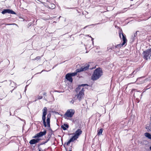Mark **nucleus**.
I'll return each instance as SVG.
<instances>
[{"label": "nucleus", "instance_id": "obj_1", "mask_svg": "<svg viewBox=\"0 0 151 151\" xmlns=\"http://www.w3.org/2000/svg\"><path fill=\"white\" fill-rule=\"evenodd\" d=\"M103 75V71L101 68H98L96 69L91 76V79L96 81L100 78Z\"/></svg>", "mask_w": 151, "mask_h": 151}, {"label": "nucleus", "instance_id": "obj_2", "mask_svg": "<svg viewBox=\"0 0 151 151\" xmlns=\"http://www.w3.org/2000/svg\"><path fill=\"white\" fill-rule=\"evenodd\" d=\"M47 109L46 107H45L42 110L43 114L42 116V119L43 120V124L45 127H46L47 126L48 128H50V121L49 120V119H47L46 122L47 124L45 121L46 120V116L47 114Z\"/></svg>", "mask_w": 151, "mask_h": 151}, {"label": "nucleus", "instance_id": "obj_3", "mask_svg": "<svg viewBox=\"0 0 151 151\" xmlns=\"http://www.w3.org/2000/svg\"><path fill=\"white\" fill-rule=\"evenodd\" d=\"M142 54L144 59L147 60L151 59V48L143 51Z\"/></svg>", "mask_w": 151, "mask_h": 151}, {"label": "nucleus", "instance_id": "obj_4", "mask_svg": "<svg viewBox=\"0 0 151 151\" xmlns=\"http://www.w3.org/2000/svg\"><path fill=\"white\" fill-rule=\"evenodd\" d=\"M75 113V111L72 109L68 110L64 115V117L66 118V117H72Z\"/></svg>", "mask_w": 151, "mask_h": 151}, {"label": "nucleus", "instance_id": "obj_5", "mask_svg": "<svg viewBox=\"0 0 151 151\" xmlns=\"http://www.w3.org/2000/svg\"><path fill=\"white\" fill-rule=\"evenodd\" d=\"M119 37L121 39H122L121 35H122V39L123 41V44H125L127 42V40L126 38V35L123 33L122 30L119 31Z\"/></svg>", "mask_w": 151, "mask_h": 151}, {"label": "nucleus", "instance_id": "obj_6", "mask_svg": "<svg viewBox=\"0 0 151 151\" xmlns=\"http://www.w3.org/2000/svg\"><path fill=\"white\" fill-rule=\"evenodd\" d=\"M82 131L81 129H78L76 131L74 135L72 137L76 140L78 138L79 136L82 133Z\"/></svg>", "mask_w": 151, "mask_h": 151}, {"label": "nucleus", "instance_id": "obj_7", "mask_svg": "<svg viewBox=\"0 0 151 151\" xmlns=\"http://www.w3.org/2000/svg\"><path fill=\"white\" fill-rule=\"evenodd\" d=\"M1 13L3 14H4L6 13L12 14H16V13H15V12L13 11L12 10L9 9H4V10L1 12Z\"/></svg>", "mask_w": 151, "mask_h": 151}, {"label": "nucleus", "instance_id": "obj_8", "mask_svg": "<svg viewBox=\"0 0 151 151\" xmlns=\"http://www.w3.org/2000/svg\"><path fill=\"white\" fill-rule=\"evenodd\" d=\"M89 66V65L88 64L86 66L82 67L81 68L77 69L76 70V71H77V72H79L81 71L86 70L88 69Z\"/></svg>", "mask_w": 151, "mask_h": 151}, {"label": "nucleus", "instance_id": "obj_9", "mask_svg": "<svg viewBox=\"0 0 151 151\" xmlns=\"http://www.w3.org/2000/svg\"><path fill=\"white\" fill-rule=\"evenodd\" d=\"M47 4L48 7L51 9H53L55 7V4L50 1H47Z\"/></svg>", "mask_w": 151, "mask_h": 151}, {"label": "nucleus", "instance_id": "obj_10", "mask_svg": "<svg viewBox=\"0 0 151 151\" xmlns=\"http://www.w3.org/2000/svg\"><path fill=\"white\" fill-rule=\"evenodd\" d=\"M40 140V139L39 138H37L36 139H33L30 140V141L29 142V143L31 145L35 144L38 142Z\"/></svg>", "mask_w": 151, "mask_h": 151}, {"label": "nucleus", "instance_id": "obj_11", "mask_svg": "<svg viewBox=\"0 0 151 151\" xmlns=\"http://www.w3.org/2000/svg\"><path fill=\"white\" fill-rule=\"evenodd\" d=\"M72 76L70 73H67L65 76V78L70 82H72L73 81Z\"/></svg>", "mask_w": 151, "mask_h": 151}, {"label": "nucleus", "instance_id": "obj_12", "mask_svg": "<svg viewBox=\"0 0 151 151\" xmlns=\"http://www.w3.org/2000/svg\"><path fill=\"white\" fill-rule=\"evenodd\" d=\"M84 94V93H82L81 92L79 91V93L77 95V98L79 101L81 100Z\"/></svg>", "mask_w": 151, "mask_h": 151}, {"label": "nucleus", "instance_id": "obj_13", "mask_svg": "<svg viewBox=\"0 0 151 151\" xmlns=\"http://www.w3.org/2000/svg\"><path fill=\"white\" fill-rule=\"evenodd\" d=\"M75 140L72 137L67 142H65L64 145V146L65 148H66L65 146V145H68L70 143L72 142H73Z\"/></svg>", "mask_w": 151, "mask_h": 151}, {"label": "nucleus", "instance_id": "obj_14", "mask_svg": "<svg viewBox=\"0 0 151 151\" xmlns=\"http://www.w3.org/2000/svg\"><path fill=\"white\" fill-rule=\"evenodd\" d=\"M69 127V125L66 124H64L63 125H62L61 128L63 129L64 130H65L66 129V128H68Z\"/></svg>", "mask_w": 151, "mask_h": 151}, {"label": "nucleus", "instance_id": "obj_15", "mask_svg": "<svg viewBox=\"0 0 151 151\" xmlns=\"http://www.w3.org/2000/svg\"><path fill=\"white\" fill-rule=\"evenodd\" d=\"M47 131L46 130H45L44 131L40 132L39 133V136L40 137H41L44 135H45Z\"/></svg>", "mask_w": 151, "mask_h": 151}, {"label": "nucleus", "instance_id": "obj_16", "mask_svg": "<svg viewBox=\"0 0 151 151\" xmlns=\"http://www.w3.org/2000/svg\"><path fill=\"white\" fill-rule=\"evenodd\" d=\"M144 134L146 137L151 140V134L150 133L146 132Z\"/></svg>", "mask_w": 151, "mask_h": 151}, {"label": "nucleus", "instance_id": "obj_17", "mask_svg": "<svg viewBox=\"0 0 151 151\" xmlns=\"http://www.w3.org/2000/svg\"><path fill=\"white\" fill-rule=\"evenodd\" d=\"M124 44H123V43L122 44H120L117 45L115 46V48H120L121 47H122L123 45H124Z\"/></svg>", "mask_w": 151, "mask_h": 151}, {"label": "nucleus", "instance_id": "obj_18", "mask_svg": "<svg viewBox=\"0 0 151 151\" xmlns=\"http://www.w3.org/2000/svg\"><path fill=\"white\" fill-rule=\"evenodd\" d=\"M103 130V129L101 128L98 131V135H100L101 134Z\"/></svg>", "mask_w": 151, "mask_h": 151}, {"label": "nucleus", "instance_id": "obj_19", "mask_svg": "<svg viewBox=\"0 0 151 151\" xmlns=\"http://www.w3.org/2000/svg\"><path fill=\"white\" fill-rule=\"evenodd\" d=\"M81 87L79 85L78 86V87L76 88L75 91L76 92L78 93L81 89Z\"/></svg>", "mask_w": 151, "mask_h": 151}, {"label": "nucleus", "instance_id": "obj_20", "mask_svg": "<svg viewBox=\"0 0 151 151\" xmlns=\"http://www.w3.org/2000/svg\"><path fill=\"white\" fill-rule=\"evenodd\" d=\"M138 31H137L134 34L133 36H132V37L133 38V40H134L137 35V32H139Z\"/></svg>", "mask_w": 151, "mask_h": 151}, {"label": "nucleus", "instance_id": "obj_21", "mask_svg": "<svg viewBox=\"0 0 151 151\" xmlns=\"http://www.w3.org/2000/svg\"><path fill=\"white\" fill-rule=\"evenodd\" d=\"M51 137V135L50 134H49L48 135V137H47V138H48V139H47V140H46V141L45 142V143H47L49 140H50V138Z\"/></svg>", "mask_w": 151, "mask_h": 151}, {"label": "nucleus", "instance_id": "obj_22", "mask_svg": "<svg viewBox=\"0 0 151 151\" xmlns=\"http://www.w3.org/2000/svg\"><path fill=\"white\" fill-rule=\"evenodd\" d=\"M136 72H137L136 71L134 70L131 74H130L129 75V76H130V77L127 76V77H128V78H129L130 77H133L134 76L133 75H134V73H136Z\"/></svg>", "mask_w": 151, "mask_h": 151}, {"label": "nucleus", "instance_id": "obj_23", "mask_svg": "<svg viewBox=\"0 0 151 151\" xmlns=\"http://www.w3.org/2000/svg\"><path fill=\"white\" fill-rule=\"evenodd\" d=\"M78 72H77V71H76V72H74V73H70V75H71V76H75L77 74V73Z\"/></svg>", "mask_w": 151, "mask_h": 151}, {"label": "nucleus", "instance_id": "obj_24", "mask_svg": "<svg viewBox=\"0 0 151 151\" xmlns=\"http://www.w3.org/2000/svg\"><path fill=\"white\" fill-rule=\"evenodd\" d=\"M132 91H136V92L134 93V97H136V96H135V95H136V94L137 93V92H139V91H137V89H133L132 90Z\"/></svg>", "mask_w": 151, "mask_h": 151}, {"label": "nucleus", "instance_id": "obj_25", "mask_svg": "<svg viewBox=\"0 0 151 151\" xmlns=\"http://www.w3.org/2000/svg\"><path fill=\"white\" fill-rule=\"evenodd\" d=\"M39 134V133L36 134L35 136L33 137V138H39L40 137Z\"/></svg>", "mask_w": 151, "mask_h": 151}, {"label": "nucleus", "instance_id": "obj_26", "mask_svg": "<svg viewBox=\"0 0 151 151\" xmlns=\"http://www.w3.org/2000/svg\"><path fill=\"white\" fill-rule=\"evenodd\" d=\"M42 56H37L35 58L33 59V60H38L40 59L42 57Z\"/></svg>", "mask_w": 151, "mask_h": 151}, {"label": "nucleus", "instance_id": "obj_27", "mask_svg": "<svg viewBox=\"0 0 151 151\" xmlns=\"http://www.w3.org/2000/svg\"><path fill=\"white\" fill-rule=\"evenodd\" d=\"M50 117H51V114L50 113V114H48L47 116V119H48H48H49V120L50 121Z\"/></svg>", "mask_w": 151, "mask_h": 151}, {"label": "nucleus", "instance_id": "obj_28", "mask_svg": "<svg viewBox=\"0 0 151 151\" xmlns=\"http://www.w3.org/2000/svg\"><path fill=\"white\" fill-rule=\"evenodd\" d=\"M45 144V142H43L39 144L38 145V148H39V147L40 145H44Z\"/></svg>", "mask_w": 151, "mask_h": 151}, {"label": "nucleus", "instance_id": "obj_29", "mask_svg": "<svg viewBox=\"0 0 151 151\" xmlns=\"http://www.w3.org/2000/svg\"><path fill=\"white\" fill-rule=\"evenodd\" d=\"M84 88H82L81 90L80 91V92H81V93H84V91H85L84 90Z\"/></svg>", "mask_w": 151, "mask_h": 151}, {"label": "nucleus", "instance_id": "obj_30", "mask_svg": "<svg viewBox=\"0 0 151 151\" xmlns=\"http://www.w3.org/2000/svg\"><path fill=\"white\" fill-rule=\"evenodd\" d=\"M4 127L5 128H7V129H9V128L10 127V126L9 125H5L4 126Z\"/></svg>", "mask_w": 151, "mask_h": 151}, {"label": "nucleus", "instance_id": "obj_31", "mask_svg": "<svg viewBox=\"0 0 151 151\" xmlns=\"http://www.w3.org/2000/svg\"><path fill=\"white\" fill-rule=\"evenodd\" d=\"M79 85H80V86L81 87V86H88V85L87 84H82Z\"/></svg>", "mask_w": 151, "mask_h": 151}, {"label": "nucleus", "instance_id": "obj_32", "mask_svg": "<svg viewBox=\"0 0 151 151\" xmlns=\"http://www.w3.org/2000/svg\"><path fill=\"white\" fill-rule=\"evenodd\" d=\"M115 48V47L112 46L111 47V48H110L111 50H113L114 51V49Z\"/></svg>", "mask_w": 151, "mask_h": 151}, {"label": "nucleus", "instance_id": "obj_33", "mask_svg": "<svg viewBox=\"0 0 151 151\" xmlns=\"http://www.w3.org/2000/svg\"><path fill=\"white\" fill-rule=\"evenodd\" d=\"M42 98V96H38V99H41Z\"/></svg>", "mask_w": 151, "mask_h": 151}, {"label": "nucleus", "instance_id": "obj_34", "mask_svg": "<svg viewBox=\"0 0 151 151\" xmlns=\"http://www.w3.org/2000/svg\"><path fill=\"white\" fill-rule=\"evenodd\" d=\"M74 101V100H72L71 101H70V103L72 104H73Z\"/></svg>", "mask_w": 151, "mask_h": 151}, {"label": "nucleus", "instance_id": "obj_35", "mask_svg": "<svg viewBox=\"0 0 151 151\" xmlns=\"http://www.w3.org/2000/svg\"><path fill=\"white\" fill-rule=\"evenodd\" d=\"M15 24L13 23V24H5L6 25H14Z\"/></svg>", "mask_w": 151, "mask_h": 151}, {"label": "nucleus", "instance_id": "obj_36", "mask_svg": "<svg viewBox=\"0 0 151 151\" xmlns=\"http://www.w3.org/2000/svg\"><path fill=\"white\" fill-rule=\"evenodd\" d=\"M110 48H111V47H108L107 48V50L108 51H109L110 52H111V50H111L110 49Z\"/></svg>", "mask_w": 151, "mask_h": 151}, {"label": "nucleus", "instance_id": "obj_37", "mask_svg": "<svg viewBox=\"0 0 151 151\" xmlns=\"http://www.w3.org/2000/svg\"><path fill=\"white\" fill-rule=\"evenodd\" d=\"M46 94H47V93L46 92H44L43 93V95H45V96H46Z\"/></svg>", "mask_w": 151, "mask_h": 151}, {"label": "nucleus", "instance_id": "obj_38", "mask_svg": "<svg viewBox=\"0 0 151 151\" xmlns=\"http://www.w3.org/2000/svg\"><path fill=\"white\" fill-rule=\"evenodd\" d=\"M89 25H87V26H85V27H84L83 29H85L87 27H88Z\"/></svg>", "mask_w": 151, "mask_h": 151}, {"label": "nucleus", "instance_id": "obj_39", "mask_svg": "<svg viewBox=\"0 0 151 151\" xmlns=\"http://www.w3.org/2000/svg\"><path fill=\"white\" fill-rule=\"evenodd\" d=\"M49 128V130H50L51 131H52V129H51V128H50H50Z\"/></svg>", "mask_w": 151, "mask_h": 151}, {"label": "nucleus", "instance_id": "obj_40", "mask_svg": "<svg viewBox=\"0 0 151 151\" xmlns=\"http://www.w3.org/2000/svg\"><path fill=\"white\" fill-rule=\"evenodd\" d=\"M142 94H143V93H142L141 94L140 96V98H141L142 97Z\"/></svg>", "mask_w": 151, "mask_h": 151}, {"label": "nucleus", "instance_id": "obj_41", "mask_svg": "<svg viewBox=\"0 0 151 151\" xmlns=\"http://www.w3.org/2000/svg\"><path fill=\"white\" fill-rule=\"evenodd\" d=\"M90 37L91 38L92 40H93V38L91 37Z\"/></svg>", "mask_w": 151, "mask_h": 151}, {"label": "nucleus", "instance_id": "obj_42", "mask_svg": "<svg viewBox=\"0 0 151 151\" xmlns=\"http://www.w3.org/2000/svg\"><path fill=\"white\" fill-rule=\"evenodd\" d=\"M38 149H39V151H41L40 150V149L39 148H38Z\"/></svg>", "mask_w": 151, "mask_h": 151}, {"label": "nucleus", "instance_id": "obj_43", "mask_svg": "<svg viewBox=\"0 0 151 151\" xmlns=\"http://www.w3.org/2000/svg\"><path fill=\"white\" fill-rule=\"evenodd\" d=\"M150 150H151V146L150 147Z\"/></svg>", "mask_w": 151, "mask_h": 151}, {"label": "nucleus", "instance_id": "obj_44", "mask_svg": "<svg viewBox=\"0 0 151 151\" xmlns=\"http://www.w3.org/2000/svg\"><path fill=\"white\" fill-rule=\"evenodd\" d=\"M13 91V90L11 91V93H12V91Z\"/></svg>", "mask_w": 151, "mask_h": 151}, {"label": "nucleus", "instance_id": "obj_45", "mask_svg": "<svg viewBox=\"0 0 151 151\" xmlns=\"http://www.w3.org/2000/svg\"><path fill=\"white\" fill-rule=\"evenodd\" d=\"M150 120H151V117H150Z\"/></svg>", "mask_w": 151, "mask_h": 151}, {"label": "nucleus", "instance_id": "obj_46", "mask_svg": "<svg viewBox=\"0 0 151 151\" xmlns=\"http://www.w3.org/2000/svg\"><path fill=\"white\" fill-rule=\"evenodd\" d=\"M93 25V24H91V25H90L89 26H91V25Z\"/></svg>", "mask_w": 151, "mask_h": 151}, {"label": "nucleus", "instance_id": "obj_47", "mask_svg": "<svg viewBox=\"0 0 151 151\" xmlns=\"http://www.w3.org/2000/svg\"><path fill=\"white\" fill-rule=\"evenodd\" d=\"M10 115H11V113L10 112Z\"/></svg>", "mask_w": 151, "mask_h": 151}, {"label": "nucleus", "instance_id": "obj_48", "mask_svg": "<svg viewBox=\"0 0 151 151\" xmlns=\"http://www.w3.org/2000/svg\"><path fill=\"white\" fill-rule=\"evenodd\" d=\"M69 151H72V150H70Z\"/></svg>", "mask_w": 151, "mask_h": 151}]
</instances>
